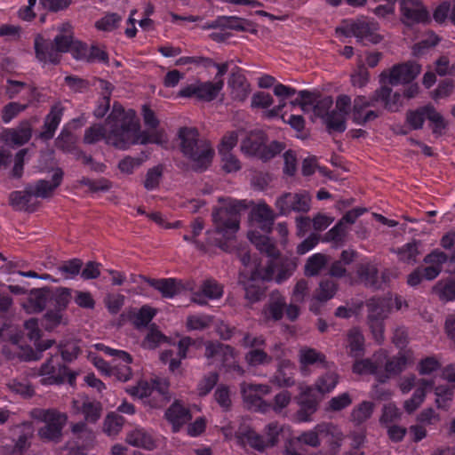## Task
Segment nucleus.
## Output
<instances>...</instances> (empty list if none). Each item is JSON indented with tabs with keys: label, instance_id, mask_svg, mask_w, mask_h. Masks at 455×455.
I'll return each mask as SVG.
<instances>
[{
	"label": "nucleus",
	"instance_id": "obj_9",
	"mask_svg": "<svg viewBox=\"0 0 455 455\" xmlns=\"http://www.w3.org/2000/svg\"><path fill=\"white\" fill-rule=\"evenodd\" d=\"M33 417L45 425L39 428L38 435L44 441H60L62 429L68 421L66 413L56 409H36L32 413Z\"/></svg>",
	"mask_w": 455,
	"mask_h": 455
},
{
	"label": "nucleus",
	"instance_id": "obj_17",
	"mask_svg": "<svg viewBox=\"0 0 455 455\" xmlns=\"http://www.w3.org/2000/svg\"><path fill=\"white\" fill-rule=\"evenodd\" d=\"M310 195L306 192L285 193L275 201V207L280 215L287 216L291 212H307L310 209Z\"/></svg>",
	"mask_w": 455,
	"mask_h": 455
},
{
	"label": "nucleus",
	"instance_id": "obj_19",
	"mask_svg": "<svg viewBox=\"0 0 455 455\" xmlns=\"http://www.w3.org/2000/svg\"><path fill=\"white\" fill-rule=\"evenodd\" d=\"M299 390L300 394L297 398L299 409L295 415L296 421L299 423L310 422L313 414L317 411L318 398L315 394L314 387L300 386Z\"/></svg>",
	"mask_w": 455,
	"mask_h": 455
},
{
	"label": "nucleus",
	"instance_id": "obj_27",
	"mask_svg": "<svg viewBox=\"0 0 455 455\" xmlns=\"http://www.w3.org/2000/svg\"><path fill=\"white\" fill-rule=\"evenodd\" d=\"M223 295V286L213 279L205 280L201 287L199 292L193 293L190 299L201 306L207 304V299L214 300L219 299Z\"/></svg>",
	"mask_w": 455,
	"mask_h": 455
},
{
	"label": "nucleus",
	"instance_id": "obj_28",
	"mask_svg": "<svg viewBox=\"0 0 455 455\" xmlns=\"http://www.w3.org/2000/svg\"><path fill=\"white\" fill-rule=\"evenodd\" d=\"M448 259V256L439 250H435L431 253L427 254L424 262L427 265L424 267H419L423 277L426 280L435 279L441 272L442 266Z\"/></svg>",
	"mask_w": 455,
	"mask_h": 455
},
{
	"label": "nucleus",
	"instance_id": "obj_6",
	"mask_svg": "<svg viewBox=\"0 0 455 455\" xmlns=\"http://www.w3.org/2000/svg\"><path fill=\"white\" fill-rule=\"evenodd\" d=\"M282 427L277 422L267 424L264 435H259L251 427L242 425L235 434L236 443L242 446L249 445L257 451H264L266 448L276 444Z\"/></svg>",
	"mask_w": 455,
	"mask_h": 455
},
{
	"label": "nucleus",
	"instance_id": "obj_24",
	"mask_svg": "<svg viewBox=\"0 0 455 455\" xmlns=\"http://www.w3.org/2000/svg\"><path fill=\"white\" fill-rule=\"evenodd\" d=\"M376 101L377 100H375V95L371 99H368L364 96L356 97L354 100L352 110V118L354 123L358 125H363L367 122L377 118V112L369 109L370 107L374 106Z\"/></svg>",
	"mask_w": 455,
	"mask_h": 455
},
{
	"label": "nucleus",
	"instance_id": "obj_32",
	"mask_svg": "<svg viewBox=\"0 0 455 455\" xmlns=\"http://www.w3.org/2000/svg\"><path fill=\"white\" fill-rule=\"evenodd\" d=\"M337 290L338 284L333 280L329 278L321 280L313 296L310 310L317 313L318 307L315 305L316 302L323 303L330 300L335 296Z\"/></svg>",
	"mask_w": 455,
	"mask_h": 455
},
{
	"label": "nucleus",
	"instance_id": "obj_48",
	"mask_svg": "<svg viewBox=\"0 0 455 455\" xmlns=\"http://www.w3.org/2000/svg\"><path fill=\"white\" fill-rule=\"evenodd\" d=\"M328 263V258L323 253L311 255L305 264V275L307 276L317 275Z\"/></svg>",
	"mask_w": 455,
	"mask_h": 455
},
{
	"label": "nucleus",
	"instance_id": "obj_54",
	"mask_svg": "<svg viewBox=\"0 0 455 455\" xmlns=\"http://www.w3.org/2000/svg\"><path fill=\"white\" fill-rule=\"evenodd\" d=\"M82 267L83 261L75 258L62 262L57 269L66 279H74L80 274Z\"/></svg>",
	"mask_w": 455,
	"mask_h": 455
},
{
	"label": "nucleus",
	"instance_id": "obj_53",
	"mask_svg": "<svg viewBox=\"0 0 455 455\" xmlns=\"http://www.w3.org/2000/svg\"><path fill=\"white\" fill-rule=\"evenodd\" d=\"M435 291L442 300L451 301L455 299V280L445 279L439 281L435 286Z\"/></svg>",
	"mask_w": 455,
	"mask_h": 455
},
{
	"label": "nucleus",
	"instance_id": "obj_47",
	"mask_svg": "<svg viewBox=\"0 0 455 455\" xmlns=\"http://www.w3.org/2000/svg\"><path fill=\"white\" fill-rule=\"evenodd\" d=\"M434 393L436 407L447 411L453 399V388L448 385H439L435 387Z\"/></svg>",
	"mask_w": 455,
	"mask_h": 455
},
{
	"label": "nucleus",
	"instance_id": "obj_60",
	"mask_svg": "<svg viewBox=\"0 0 455 455\" xmlns=\"http://www.w3.org/2000/svg\"><path fill=\"white\" fill-rule=\"evenodd\" d=\"M346 115L332 110L326 114L324 121L331 130L342 132L346 130Z\"/></svg>",
	"mask_w": 455,
	"mask_h": 455
},
{
	"label": "nucleus",
	"instance_id": "obj_52",
	"mask_svg": "<svg viewBox=\"0 0 455 455\" xmlns=\"http://www.w3.org/2000/svg\"><path fill=\"white\" fill-rule=\"evenodd\" d=\"M156 314V310L148 305L142 306L132 318L133 325L137 329L144 328L148 325Z\"/></svg>",
	"mask_w": 455,
	"mask_h": 455
},
{
	"label": "nucleus",
	"instance_id": "obj_41",
	"mask_svg": "<svg viewBox=\"0 0 455 455\" xmlns=\"http://www.w3.org/2000/svg\"><path fill=\"white\" fill-rule=\"evenodd\" d=\"M286 306L285 298L279 293H272L269 303L263 310L266 318L275 321L283 317V310Z\"/></svg>",
	"mask_w": 455,
	"mask_h": 455
},
{
	"label": "nucleus",
	"instance_id": "obj_40",
	"mask_svg": "<svg viewBox=\"0 0 455 455\" xmlns=\"http://www.w3.org/2000/svg\"><path fill=\"white\" fill-rule=\"evenodd\" d=\"M102 404L97 400L86 398L78 408L84 418L85 423L95 424L101 417Z\"/></svg>",
	"mask_w": 455,
	"mask_h": 455
},
{
	"label": "nucleus",
	"instance_id": "obj_4",
	"mask_svg": "<svg viewBox=\"0 0 455 455\" xmlns=\"http://www.w3.org/2000/svg\"><path fill=\"white\" fill-rule=\"evenodd\" d=\"M180 147L183 154L190 159L192 166L196 171H204L212 164L214 150L212 144L198 138L195 128H181L179 132Z\"/></svg>",
	"mask_w": 455,
	"mask_h": 455
},
{
	"label": "nucleus",
	"instance_id": "obj_3",
	"mask_svg": "<svg viewBox=\"0 0 455 455\" xmlns=\"http://www.w3.org/2000/svg\"><path fill=\"white\" fill-rule=\"evenodd\" d=\"M80 348L76 345L58 347L55 355H51L47 361L42 364L40 372L42 375H47L44 379L47 384H61L68 382L74 385L76 379V373L71 371L62 362H72L77 358Z\"/></svg>",
	"mask_w": 455,
	"mask_h": 455
},
{
	"label": "nucleus",
	"instance_id": "obj_23",
	"mask_svg": "<svg viewBox=\"0 0 455 455\" xmlns=\"http://www.w3.org/2000/svg\"><path fill=\"white\" fill-rule=\"evenodd\" d=\"M35 197L33 185L28 184L22 191H12L9 196V201L16 210L34 212L38 207V202Z\"/></svg>",
	"mask_w": 455,
	"mask_h": 455
},
{
	"label": "nucleus",
	"instance_id": "obj_12",
	"mask_svg": "<svg viewBox=\"0 0 455 455\" xmlns=\"http://www.w3.org/2000/svg\"><path fill=\"white\" fill-rule=\"evenodd\" d=\"M205 355L208 358H212L213 363H220L226 368L227 371H234L239 375H243L244 372L236 361V352L228 345L210 342L206 345Z\"/></svg>",
	"mask_w": 455,
	"mask_h": 455
},
{
	"label": "nucleus",
	"instance_id": "obj_36",
	"mask_svg": "<svg viewBox=\"0 0 455 455\" xmlns=\"http://www.w3.org/2000/svg\"><path fill=\"white\" fill-rule=\"evenodd\" d=\"M412 361V352L411 350L400 351L397 355L388 359L385 364V376L397 375L405 370L408 363Z\"/></svg>",
	"mask_w": 455,
	"mask_h": 455
},
{
	"label": "nucleus",
	"instance_id": "obj_39",
	"mask_svg": "<svg viewBox=\"0 0 455 455\" xmlns=\"http://www.w3.org/2000/svg\"><path fill=\"white\" fill-rule=\"evenodd\" d=\"M375 100L384 103L385 108L390 111H396L402 105L403 95L398 92H392L387 86L381 87L375 92Z\"/></svg>",
	"mask_w": 455,
	"mask_h": 455
},
{
	"label": "nucleus",
	"instance_id": "obj_42",
	"mask_svg": "<svg viewBox=\"0 0 455 455\" xmlns=\"http://www.w3.org/2000/svg\"><path fill=\"white\" fill-rule=\"evenodd\" d=\"M76 143V136L69 130L68 124H65L55 140L57 148L64 153L74 154L78 149Z\"/></svg>",
	"mask_w": 455,
	"mask_h": 455
},
{
	"label": "nucleus",
	"instance_id": "obj_8",
	"mask_svg": "<svg viewBox=\"0 0 455 455\" xmlns=\"http://www.w3.org/2000/svg\"><path fill=\"white\" fill-rule=\"evenodd\" d=\"M170 382L166 378L156 377L150 382L140 381L133 387V395L140 398H147L150 406L158 408L167 403L171 398Z\"/></svg>",
	"mask_w": 455,
	"mask_h": 455
},
{
	"label": "nucleus",
	"instance_id": "obj_64",
	"mask_svg": "<svg viewBox=\"0 0 455 455\" xmlns=\"http://www.w3.org/2000/svg\"><path fill=\"white\" fill-rule=\"evenodd\" d=\"M212 316L208 315H193L187 319V327L189 330L202 331L210 326Z\"/></svg>",
	"mask_w": 455,
	"mask_h": 455
},
{
	"label": "nucleus",
	"instance_id": "obj_44",
	"mask_svg": "<svg viewBox=\"0 0 455 455\" xmlns=\"http://www.w3.org/2000/svg\"><path fill=\"white\" fill-rule=\"evenodd\" d=\"M190 419L189 410L179 400L172 402V432L179 431Z\"/></svg>",
	"mask_w": 455,
	"mask_h": 455
},
{
	"label": "nucleus",
	"instance_id": "obj_26",
	"mask_svg": "<svg viewBox=\"0 0 455 455\" xmlns=\"http://www.w3.org/2000/svg\"><path fill=\"white\" fill-rule=\"evenodd\" d=\"M419 72V65L412 61L394 66L389 72L388 83L392 85L410 83Z\"/></svg>",
	"mask_w": 455,
	"mask_h": 455
},
{
	"label": "nucleus",
	"instance_id": "obj_20",
	"mask_svg": "<svg viewBox=\"0 0 455 455\" xmlns=\"http://www.w3.org/2000/svg\"><path fill=\"white\" fill-rule=\"evenodd\" d=\"M251 218L253 225H255L256 228H259L263 234L256 229H251L248 232V235L251 232H256L258 235H264L267 237L275 245L274 242L267 236V235L272 231L275 220V213L272 209L265 203H259L251 210Z\"/></svg>",
	"mask_w": 455,
	"mask_h": 455
},
{
	"label": "nucleus",
	"instance_id": "obj_2",
	"mask_svg": "<svg viewBox=\"0 0 455 455\" xmlns=\"http://www.w3.org/2000/svg\"><path fill=\"white\" fill-rule=\"evenodd\" d=\"M101 140H104L107 144L122 150L127 149L130 146L135 144L146 145L159 142L157 134L141 131L135 110L132 108L125 109L118 102L113 104L105 125L93 124L84 132V144L92 145Z\"/></svg>",
	"mask_w": 455,
	"mask_h": 455
},
{
	"label": "nucleus",
	"instance_id": "obj_16",
	"mask_svg": "<svg viewBox=\"0 0 455 455\" xmlns=\"http://www.w3.org/2000/svg\"><path fill=\"white\" fill-rule=\"evenodd\" d=\"M240 389L243 400L250 409L261 413H267L270 410V403L262 398L271 392L270 386L243 382L240 384Z\"/></svg>",
	"mask_w": 455,
	"mask_h": 455
},
{
	"label": "nucleus",
	"instance_id": "obj_14",
	"mask_svg": "<svg viewBox=\"0 0 455 455\" xmlns=\"http://www.w3.org/2000/svg\"><path fill=\"white\" fill-rule=\"evenodd\" d=\"M345 29L347 36H355L358 42L363 44H375L382 39L379 33V23L371 19L362 18L351 21Z\"/></svg>",
	"mask_w": 455,
	"mask_h": 455
},
{
	"label": "nucleus",
	"instance_id": "obj_45",
	"mask_svg": "<svg viewBox=\"0 0 455 455\" xmlns=\"http://www.w3.org/2000/svg\"><path fill=\"white\" fill-rule=\"evenodd\" d=\"M22 339L23 333L12 324L4 323L0 326V342H10L15 348L22 349Z\"/></svg>",
	"mask_w": 455,
	"mask_h": 455
},
{
	"label": "nucleus",
	"instance_id": "obj_61",
	"mask_svg": "<svg viewBox=\"0 0 455 455\" xmlns=\"http://www.w3.org/2000/svg\"><path fill=\"white\" fill-rule=\"evenodd\" d=\"M221 167L227 173L236 172L241 170L240 160L232 152L220 153Z\"/></svg>",
	"mask_w": 455,
	"mask_h": 455
},
{
	"label": "nucleus",
	"instance_id": "obj_33",
	"mask_svg": "<svg viewBox=\"0 0 455 455\" xmlns=\"http://www.w3.org/2000/svg\"><path fill=\"white\" fill-rule=\"evenodd\" d=\"M317 429L323 435L328 438L327 442L330 445L331 451L333 455H336L344 440V435L341 429L332 423L326 422L317 424Z\"/></svg>",
	"mask_w": 455,
	"mask_h": 455
},
{
	"label": "nucleus",
	"instance_id": "obj_38",
	"mask_svg": "<svg viewBox=\"0 0 455 455\" xmlns=\"http://www.w3.org/2000/svg\"><path fill=\"white\" fill-rule=\"evenodd\" d=\"M71 432L75 437V443L87 450L92 446L95 440V433L88 427L84 421L75 423L71 427Z\"/></svg>",
	"mask_w": 455,
	"mask_h": 455
},
{
	"label": "nucleus",
	"instance_id": "obj_51",
	"mask_svg": "<svg viewBox=\"0 0 455 455\" xmlns=\"http://www.w3.org/2000/svg\"><path fill=\"white\" fill-rule=\"evenodd\" d=\"M71 299L72 289L67 287L57 288L51 296L55 310L59 312H62L68 307Z\"/></svg>",
	"mask_w": 455,
	"mask_h": 455
},
{
	"label": "nucleus",
	"instance_id": "obj_35",
	"mask_svg": "<svg viewBox=\"0 0 455 455\" xmlns=\"http://www.w3.org/2000/svg\"><path fill=\"white\" fill-rule=\"evenodd\" d=\"M126 442L138 448L152 451L156 447V442L151 434L143 428H136L126 436Z\"/></svg>",
	"mask_w": 455,
	"mask_h": 455
},
{
	"label": "nucleus",
	"instance_id": "obj_25",
	"mask_svg": "<svg viewBox=\"0 0 455 455\" xmlns=\"http://www.w3.org/2000/svg\"><path fill=\"white\" fill-rule=\"evenodd\" d=\"M357 274L361 282L366 286L376 290L383 288V285L388 280L387 272H383L381 276H379L378 268L372 262L361 263L357 269Z\"/></svg>",
	"mask_w": 455,
	"mask_h": 455
},
{
	"label": "nucleus",
	"instance_id": "obj_31",
	"mask_svg": "<svg viewBox=\"0 0 455 455\" xmlns=\"http://www.w3.org/2000/svg\"><path fill=\"white\" fill-rule=\"evenodd\" d=\"M64 172L60 168H57L52 176V180H38L33 186L36 197L47 198L52 196L54 190L61 184Z\"/></svg>",
	"mask_w": 455,
	"mask_h": 455
},
{
	"label": "nucleus",
	"instance_id": "obj_15",
	"mask_svg": "<svg viewBox=\"0 0 455 455\" xmlns=\"http://www.w3.org/2000/svg\"><path fill=\"white\" fill-rule=\"evenodd\" d=\"M241 345L244 348L250 349L244 356L245 362L249 366H264L272 363L273 357L263 349V347L266 345L264 336L246 333L241 341Z\"/></svg>",
	"mask_w": 455,
	"mask_h": 455
},
{
	"label": "nucleus",
	"instance_id": "obj_21",
	"mask_svg": "<svg viewBox=\"0 0 455 455\" xmlns=\"http://www.w3.org/2000/svg\"><path fill=\"white\" fill-rule=\"evenodd\" d=\"M32 137V124L25 119L20 122L16 128H4L0 139L7 145L23 146L28 143Z\"/></svg>",
	"mask_w": 455,
	"mask_h": 455
},
{
	"label": "nucleus",
	"instance_id": "obj_62",
	"mask_svg": "<svg viewBox=\"0 0 455 455\" xmlns=\"http://www.w3.org/2000/svg\"><path fill=\"white\" fill-rule=\"evenodd\" d=\"M320 435L322 434L317 429L316 425L314 428L302 432L296 439L302 444L316 448L321 444Z\"/></svg>",
	"mask_w": 455,
	"mask_h": 455
},
{
	"label": "nucleus",
	"instance_id": "obj_11",
	"mask_svg": "<svg viewBox=\"0 0 455 455\" xmlns=\"http://www.w3.org/2000/svg\"><path fill=\"white\" fill-rule=\"evenodd\" d=\"M391 297L371 298L367 301L368 324L374 339L378 343L384 340V320L391 311Z\"/></svg>",
	"mask_w": 455,
	"mask_h": 455
},
{
	"label": "nucleus",
	"instance_id": "obj_5",
	"mask_svg": "<svg viewBox=\"0 0 455 455\" xmlns=\"http://www.w3.org/2000/svg\"><path fill=\"white\" fill-rule=\"evenodd\" d=\"M242 208L240 202L232 201L228 208H220L212 213L215 226L214 243L223 250H228V242L233 240L239 229V211Z\"/></svg>",
	"mask_w": 455,
	"mask_h": 455
},
{
	"label": "nucleus",
	"instance_id": "obj_57",
	"mask_svg": "<svg viewBox=\"0 0 455 455\" xmlns=\"http://www.w3.org/2000/svg\"><path fill=\"white\" fill-rule=\"evenodd\" d=\"M125 419L123 416L116 413H108L104 421V432L108 435H117L124 423Z\"/></svg>",
	"mask_w": 455,
	"mask_h": 455
},
{
	"label": "nucleus",
	"instance_id": "obj_37",
	"mask_svg": "<svg viewBox=\"0 0 455 455\" xmlns=\"http://www.w3.org/2000/svg\"><path fill=\"white\" fill-rule=\"evenodd\" d=\"M299 361L300 371L302 375L306 376L308 374L307 367L316 363H323L325 362V355L315 348L304 347L299 350Z\"/></svg>",
	"mask_w": 455,
	"mask_h": 455
},
{
	"label": "nucleus",
	"instance_id": "obj_34",
	"mask_svg": "<svg viewBox=\"0 0 455 455\" xmlns=\"http://www.w3.org/2000/svg\"><path fill=\"white\" fill-rule=\"evenodd\" d=\"M33 436L34 427L31 423L26 422L20 426L11 455H24L31 445Z\"/></svg>",
	"mask_w": 455,
	"mask_h": 455
},
{
	"label": "nucleus",
	"instance_id": "obj_49",
	"mask_svg": "<svg viewBox=\"0 0 455 455\" xmlns=\"http://www.w3.org/2000/svg\"><path fill=\"white\" fill-rule=\"evenodd\" d=\"M339 383V376L335 372H327L319 377L315 383V392L327 394L331 392Z\"/></svg>",
	"mask_w": 455,
	"mask_h": 455
},
{
	"label": "nucleus",
	"instance_id": "obj_43",
	"mask_svg": "<svg viewBox=\"0 0 455 455\" xmlns=\"http://www.w3.org/2000/svg\"><path fill=\"white\" fill-rule=\"evenodd\" d=\"M347 348L352 357L357 358L363 355L364 351V338L359 329L353 328L348 331Z\"/></svg>",
	"mask_w": 455,
	"mask_h": 455
},
{
	"label": "nucleus",
	"instance_id": "obj_22",
	"mask_svg": "<svg viewBox=\"0 0 455 455\" xmlns=\"http://www.w3.org/2000/svg\"><path fill=\"white\" fill-rule=\"evenodd\" d=\"M403 22L424 23L429 20V13L419 0H399Z\"/></svg>",
	"mask_w": 455,
	"mask_h": 455
},
{
	"label": "nucleus",
	"instance_id": "obj_13",
	"mask_svg": "<svg viewBox=\"0 0 455 455\" xmlns=\"http://www.w3.org/2000/svg\"><path fill=\"white\" fill-rule=\"evenodd\" d=\"M95 347L98 350L103 351L105 355L113 357L109 376H114L124 382L132 378V371L130 364L132 363V357L129 353L111 348L101 343L96 344Z\"/></svg>",
	"mask_w": 455,
	"mask_h": 455
},
{
	"label": "nucleus",
	"instance_id": "obj_63",
	"mask_svg": "<svg viewBox=\"0 0 455 455\" xmlns=\"http://www.w3.org/2000/svg\"><path fill=\"white\" fill-rule=\"evenodd\" d=\"M163 175V169L160 165L150 168L146 174L144 188L147 190H154L158 188Z\"/></svg>",
	"mask_w": 455,
	"mask_h": 455
},
{
	"label": "nucleus",
	"instance_id": "obj_30",
	"mask_svg": "<svg viewBox=\"0 0 455 455\" xmlns=\"http://www.w3.org/2000/svg\"><path fill=\"white\" fill-rule=\"evenodd\" d=\"M434 380L420 379L411 397L403 403V408L408 413L415 411L425 401L427 393L434 387Z\"/></svg>",
	"mask_w": 455,
	"mask_h": 455
},
{
	"label": "nucleus",
	"instance_id": "obj_1",
	"mask_svg": "<svg viewBox=\"0 0 455 455\" xmlns=\"http://www.w3.org/2000/svg\"><path fill=\"white\" fill-rule=\"evenodd\" d=\"M249 239L260 252L269 258L266 267L261 268L257 260L252 259L249 253L244 252L240 256L244 270L240 274L239 282L243 286L246 299L254 303L263 298L266 281L274 280L280 284L292 275L297 267V259L295 258H280L275 245L267 237L258 235L256 232H251Z\"/></svg>",
	"mask_w": 455,
	"mask_h": 455
},
{
	"label": "nucleus",
	"instance_id": "obj_7",
	"mask_svg": "<svg viewBox=\"0 0 455 455\" xmlns=\"http://www.w3.org/2000/svg\"><path fill=\"white\" fill-rule=\"evenodd\" d=\"M73 42V37L68 35L59 34L52 42L37 36L34 42L36 57L43 64L57 65L60 61V53L68 52Z\"/></svg>",
	"mask_w": 455,
	"mask_h": 455
},
{
	"label": "nucleus",
	"instance_id": "obj_18",
	"mask_svg": "<svg viewBox=\"0 0 455 455\" xmlns=\"http://www.w3.org/2000/svg\"><path fill=\"white\" fill-rule=\"evenodd\" d=\"M223 88L221 80L216 82H196L183 87L178 93L179 97H196L204 101H212Z\"/></svg>",
	"mask_w": 455,
	"mask_h": 455
},
{
	"label": "nucleus",
	"instance_id": "obj_55",
	"mask_svg": "<svg viewBox=\"0 0 455 455\" xmlns=\"http://www.w3.org/2000/svg\"><path fill=\"white\" fill-rule=\"evenodd\" d=\"M427 108H431V105H427L407 113L406 120L412 129L418 130L422 128L425 119H428Z\"/></svg>",
	"mask_w": 455,
	"mask_h": 455
},
{
	"label": "nucleus",
	"instance_id": "obj_59",
	"mask_svg": "<svg viewBox=\"0 0 455 455\" xmlns=\"http://www.w3.org/2000/svg\"><path fill=\"white\" fill-rule=\"evenodd\" d=\"M216 403L224 411H228L232 407L230 389L228 386L220 384L214 392Z\"/></svg>",
	"mask_w": 455,
	"mask_h": 455
},
{
	"label": "nucleus",
	"instance_id": "obj_50",
	"mask_svg": "<svg viewBox=\"0 0 455 455\" xmlns=\"http://www.w3.org/2000/svg\"><path fill=\"white\" fill-rule=\"evenodd\" d=\"M168 337L163 334L156 327V324H152L149 331L144 339L142 340L141 346L145 349H156L162 343L167 342Z\"/></svg>",
	"mask_w": 455,
	"mask_h": 455
},
{
	"label": "nucleus",
	"instance_id": "obj_29",
	"mask_svg": "<svg viewBox=\"0 0 455 455\" xmlns=\"http://www.w3.org/2000/svg\"><path fill=\"white\" fill-rule=\"evenodd\" d=\"M295 364L290 360H282L278 363L276 372L270 379V382L280 387H290L295 384Z\"/></svg>",
	"mask_w": 455,
	"mask_h": 455
},
{
	"label": "nucleus",
	"instance_id": "obj_56",
	"mask_svg": "<svg viewBox=\"0 0 455 455\" xmlns=\"http://www.w3.org/2000/svg\"><path fill=\"white\" fill-rule=\"evenodd\" d=\"M122 18L116 12L108 13L95 22L98 30L112 32L119 27Z\"/></svg>",
	"mask_w": 455,
	"mask_h": 455
},
{
	"label": "nucleus",
	"instance_id": "obj_10",
	"mask_svg": "<svg viewBox=\"0 0 455 455\" xmlns=\"http://www.w3.org/2000/svg\"><path fill=\"white\" fill-rule=\"evenodd\" d=\"M283 147L277 141L266 145V135L262 131L251 132L241 143L243 154L267 161L281 153Z\"/></svg>",
	"mask_w": 455,
	"mask_h": 455
},
{
	"label": "nucleus",
	"instance_id": "obj_46",
	"mask_svg": "<svg viewBox=\"0 0 455 455\" xmlns=\"http://www.w3.org/2000/svg\"><path fill=\"white\" fill-rule=\"evenodd\" d=\"M378 365L371 359H362L357 360L353 364V371L356 374L363 375V374H374L376 375L378 380L381 383L385 382L388 376H384L382 374H379L377 371Z\"/></svg>",
	"mask_w": 455,
	"mask_h": 455
},
{
	"label": "nucleus",
	"instance_id": "obj_58",
	"mask_svg": "<svg viewBox=\"0 0 455 455\" xmlns=\"http://www.w3.org/2000/svg\"><path fill=\"white\" fill-rule=\"evenodd\" d=\"M374 408V403L368 401H363L358 406L355 407L351 412V419L357 424H360L368 419Z\"/></svg>",
	"mask_w": 455,
	"mask_h": 455
}]
</instances>
